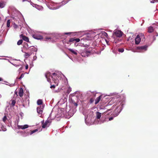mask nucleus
I'll return each instance as SVG.
<instances>
[{
	"label": "nucleus",
	"instance_id": "f257e3e1",
	"mask_svg": "<svg viewBox=\"0 0 158 158\" xmlns=\"http://www.w3.org/2000/svg\"><path fill=\"white\" fill-rule=\"evenodd\" d=\"M51 122V121L49 120H46L44 123V121H42V127L43 128H46L48 124V126L49 125Z\"/></svg>",
	"mask_w": 158,
	"mask_h": 158
},
{
	"label": "nucleus",
	"instance_id": "f03ea898",
	"mask_svg": "<svg viewBox=\"0 0 158 158\" xmlns=\"http://www.w3.org/2000/svg\"><path fill=\"white\" fill-rule=\"evenodd\" d=\"M45 76L47 79V81L49 82H51V80L50 78V77L52 78L53 79V77L51 75V73L50 72H47L45 74Z\"/></svg>",
	"mask_w": 158,
	"mask_h": 158
},
{
	"label": "nucleus",
	"instance_id": "7ed1b4c3",
	"mask_svg": "<svg viewBox=\"0 0 158 158\" xmlns=\"http://www.w3.org/2000/svg\"><path fill=\"white\" fill-rule=\"evenodd\" d=\"M114 33L116 36L118 37H121L123 34V32L119 30H117L114 31Z\"/></svg>",
	"mask_w": 158,
	"mask_h": 158
},
{
	"label": "nucleus",
	"instance_id": "20e7f679",
	"mask_svg": "<svg viewBox=\"0 0 158 158\" xmlns=\"http://www.w3.org/2000/svg\"><path fill=\"white\" fill-rule=\"evenodd\" d=\"M90 53V52L88 51V49L85 48V49L84 51L82 53L81 55L83 56L84 57H88L89 56V54Z\"/></svg>",
	"mask_w": 158,
	"mask_h": 158
},
{
	"label": "nucleus",
	"instance_id": "39448f33",
	"mask_svg": "<svg viewBox=\"0 0 158 158\" xmlns=\"http://www.w3.org/2000/svg\"><path fill=\"white\" fill-rule=\"evenodd\" d=\"M44 107V106L43 105L38 107L37 108V113L39 114H41L43 112Z\"/></svg>",
	"mask_w": 158,
	"mask_h": 158
},
{
	"label": "nucleus",
	"instance_id": "423d86ee",
	"mask_svg": "<svg viewBox=\"0 0 158 158\" xmlns=\"http://www.w3.org/2000/svg\"><path fill=\"white\" fill-rule=\"evenodd\" d=\"M148 46L147 45H145L143 46H139L137 47V49L140 50L141 51H146Z\"/></svg>",
	"mask_w": 158,
	"mask_h": 158
},
{
	"label": "nucleus",
	"instance_id": "0eeeda50",
	"mask_svg": "<svg viewBox=\"0 0 158 158\" xmlns=\"http://www.w3.org/2000/svg\"><path fill=\"white\" fill-rule=\"evenodd\" d=\"M33 37L35 39L37 40H41L43 39L42 36L39 34H35L33 35Z\"/></svg>",
	"mask_w": 158,
	"mask_h": 158
},
{
	"label": "nucleus",
	"instance_id": "6e6552de",
	"mask_svg": "<svg viewBox=\"0 0 158 158\" xmlns=\"http://www.w3.org/2000/svg\"><path fill=\"white\" fill-rule=\"evenodd\" d=\"M20 37L23 40H24L27 42H29V39L28 37L26 36L23 35V34H21L20 35Z\"/></svg>",
	"mask_w": 158,
	"mask_h": 158
},
{
	"label": "nucleus",
	"instance_id": "1a4fd4ad",
	"mask_svg": "<svg viewBox=\"0 0 158 158\" xmlns=\"http://www.w3.org/2000/svg\"><path fill=\"white\" fill-rule=\"evenodd\" d=\"M29 127L27 125H18V128L19 129H24L27 128Z\"/></svg>",
	"mask_w": 158,
	"mask_h": 158
},
{
	"label": "nucleus",
	"instance_id": "9d476101",
	"mask_svg": "<svg viewBox=\"0 0 158 158\" xmlns=\"http://www.w3.org/2000/svg\"><path fill=\"white\" fill-rule=\"evenodd\" d=\"M140 38L139 35H138L135 39V44H138L140 41Z\"/></svg>",
	"mask_w": 158,
	"mask_h": 158
},
{
	"label": "nucleus",
	"instance_id": "9b49d317",
	"mask_svg": "<svg viewBox=\"0 0 158 158\" xmlns=\"http://www.w3.org/2000/svg\"><path fill=\"white\" fill-rule=\"evenodd\" d=\"M102 97V96L100 95L99 96L97 97L95 100V104H98L99 102L100 101V100L101 99V98Z\"/></svg>",
	"mask_w": 158,
	"mask_h": 158
},
{
	"label": "nucleus",
	"instance_id": "f8f14e48",
	"mask_svg": "<svg viewBox=\"0 0 158 158\" xmlns=\"http://www.w3.org/2000/svg\"><path fill=\"white\" fill-rule=\"evenodd\" d=\"M23 90L22 88H21L20 89L19 94V95L20 97H22L23 96Z\"/></svg>",
	"mask_w": 158,
	"mask_h": 158
},
{
	"label": "nucleus",
	"instance_id": "ddd939ff",
	"mask_svg": "<svg viewBox=\"0 0 158 158\" xmlns=\"http://www.w3.org/2000/svg\"><path fill=\"white\" fill-rule=\"evenodd\" d=\"M154 31V29L152 27H149L148 29V32L150 33H152Z\"/></svg>",
	"mask_w": 158,
	"mask_h": 158
},
{
	"label": "nucleus",
	"instance_id": "4468645a",
	"mask_svg": "<svg viewBox=\"0 0 158 158\" xmlns=\"http://www.w3.org/2000/svg\"><path fill=\"white\" fill-rule=\"evenodd\" d=\"M11 102V103L10 105L11 107H13L15 105L16 103V101L14 100H12L10 101Z\"/></svg>",
	"mask_w": 158,
	"mask_h": 158
},
{
	"label": "nucleus",
	"instance_id": "2eb2a0df",
	"mask_svg": "<svg viewBox=\"0 0 158 158\" xmlns=\"http://www.w3.org/2000/svg\"><path fill=\"white\" fill-rule=\"evenodd\" d=\"M53 80L54 81V83L56 86H58L59 83V80L57 79H53Z\"/></svg>",
	"mask_w": 158,
	"mask_h": 158
},
{
	"label": "nucleus",
	"instance_id": "dca6fc26",
	"mask_svg": "<svg viewBox=\"0 0 158 158\" xmlns=\"http://www.w3.org/2000/svg\"><path fill=\"white\" fill-rule=\"evenodd\" d=\"M96 117L98 119H100L101 117V113L98 112L96 113Z\"/></svg>",
	"mask_w": 158,
	"mask_h": 158
},
{
	"label": "nucleus",
	"instance_id": "f3484780",
	"mask_svg": "<svg viewBox=\"0 0 158 158\" xmlns=\"http://www.w3.org/2000/svg\"><path fill=\"white\" fill-rule=\"evenodd\" d=\"M102 35H103V37H106L107 38L108 34L105 31H102Z\"/></svg>",
	"mask_w": 158,
	"mask_h": 158
},
{
	"label": "nucleus",
	"instance_id": "a211bd4d",
	"mask_svg": "<svg viewBox=\"0 0 158 158\" xmlns=\"http://www.w3.org/2000/svg\"><path fill=\"white\" fill-rule=\"evenodd\" d=\"M69 50L70 52H72L75 55H77V53L75 51L72 49H70V48H69L68 49Z\"/></svg>",
	"mask_w": 158,
	"mask_h": 158
},
{
	"label": "nucleus",
	"instance_id": "6ab92c4d",
	"mask_svg": "<svg viewBox=\"0 0 158 158\" xmlns=\"http://www.w3.org/2000/svg\"><path fill=\"white\" fill-rule=\"evenodd\" d=\"M1 129H0V131H4L6 130V128L5 126H4L2 125L1 127Z\"/></svg>",
	"mask_w": 158,
	"mask_h": 158
},
{
	"label": "nucleus",
	"instance_id": "aec40b11",
	"mask_svg": "<svg viewBox=\"0 0 158 158\" xmlns=\"http://www.w3.org/2000/svg\"><path fill=\"white\" fill-rule=\"evenodd\" d=\"M27 48H26V49H28V50H30V51H33V50H34L35 51V48H34L33 47V48H30V49H29V48H30V47H28V45L27 44Z\"/></svg>",
	"mask_w": 158,
	"mask_h": 158
},
{
	"label": "nucleus",
	"instance_id": "412c9836",
	"mask_svg": "<svg viewBox=\"0 0 158 158\" xmlns=\"http://www.w3.org/2000/svg\"><path fill=\"white\" fill-rule=\"evenodd\" d=\"M43 101L42 100L39 99L37 101V104L38 105H40L42 104Z\"/></svg>",
	"mask_w": 158,
	"mask_h": 158
},
{
	"label": "nucleus",
	"instance_id": "4be33fe9",
	"mask_svg": "<svg viewBox=\"0 0 158 158\" xmlns=\"http://www.w3.org/2000/svg\"><path fill=\"white\" fill-rule=\"evenodd\" d=\"M38 131V130L37 129H36L34 130L33 131H30V135H31L33 133Z\"/></svg>",
	"mask_w": 158,
	"mask_h": 158
},
{
	"label": "nucleus",
	"instance_id": "5701e85b",
	"mask_svg": "<svg viewBox=\"0 0 158 158\" xmlns=\"http://www.w3.org/2000/svg\"><path fill=\"white\" fill-rule=\"evenodd\" d=\"M23 42V40H20L18 41L17 44L18 45H19L22 44Z\"/></svg>",
	"mask_w": 158,
	"mask_h": 158
},
{
	"label": "nucleus",
	"instance_id": "b1692460",
	"mask_svg": "<svg viewBox=\"0 0 158 158\" xmlns=\"http://www.w3.org/2000/svg\"><path fill=\"white\" fill-rule=\"evenodd\" d=\"M74 41H75V38H71L69 39V42H68L67 44H69V42H73Z\"/></svg>",
	"mask_w": 158,
	"mask_h": 158
},
{
	"label": "nucleus",
	"instance_id": "393cba45",
	"mask_svg": "<svg viewBox=\"0 0 158 158\" xmlns=\"http://www.w3.org/2000/svg\"><path fill=\"white\" fill-rule=\"evenodd\" d=\"M10 19L7 20V27H10Z\"/></svg>",
	"mask_w": 158,
	"mask_h": 158
},
{
	"label": "nucleus",
	"instance_id": "a878e982",
	"mask_svg": "<svg viewBox=\"0 0 158 158\" xmlns=\"http://www.w3.org/2000/svg\"><path fill=\"white\" fill-rule=\"evenodd\" d=\"M4 7V4L3 3L0 2V8H2Z\"/></svg>",
	"mask_w": 158,
	"mask_h": 158
},
{
	"label": "nucleus",
	"instance_id": "bb28decb",
	"mask_svg": "<svg viewBox=\"0 0 158 158\" xmlns=\"http://www.w3.org/2000/svg\"><path fill=\"white\" fill-rule=\"evenodd\" d=\"M71 91V89L70 88H69L67 90V93L68 94H69Z\"/></svg>",
	"mask_w": 158,
	"mask_h": 158
},
{
	"label": "nucleus",
	"instance_id": "cd10ccee",
	"mask_svg": "<svg viewBox=\"0 0 158 158\" xmlns=\"http://www.w3.org/2000/svg\"><path fill=\"white\" fill-rule=\"evenodd\" d=\"M124 49L123 48L119 49L118 51L119 52H123L124 51Z\"/></svg>",
	"mask_w": 158,
	"mask_h": 158
},
{
	"label": "nucleus",
	"instance_id": "c85d7f7f",
	"mask_svg": "<svg viewBox=\"0 0 158 158\" xmlns=\"http://www.w3.org/2000/svg\"><path fill=\"white\" fill-rule=\"evenodd\" d=\"M24 75L23 73H22L21 75L18 78L19 79H21L23 77Z\"/></svg>",
	"mask_w": 158,
	"mask_h": 158
},
{
	"label": "nucleus",
	"instance_id": "c756f323",
	"mask_svg": "<svg viewBox=\"0 0 158 158\" xmlns=\"http://www.w3.org/2000/svg\"><path fill=\"white\" fill-rule=\"evenodd\" d=\"M7 119V117L6 116H5L3 118V120L4 122H5L6 121V120Z\"/></svg>",
	"mask_w": 158,
	"mask_h": 158
},
{
	"label": "nucleus",
	"instance_id": "7c9ffc66",
	"mask_svg": "<svg viewBox=\"0 0 158 158\" xmlns=\"http://www.w3.org/2000/svg\"><path fill=\"white\" fill-rule=\"evenodd\" d=\"M75 41H76V42H78L80 41V39L79 38L75 39Z\"/></svg>",
	"mask_w": 158,
	"mask_h": 158
},
{
	"label": "nucleus",
	"instance_id": "2f4dec72",
	"mask_svg": "<svg viewBox=\"0 0 158 158\" xmlns=\"http://www.w3.org/2000/svg\"><path fill=\"white\" fill-rule=\"evenodd\" d=\"M56 86V85H52L50 87V88L51 89H52V88L54 89L55 88Z\"/></svg>",
	"mask_w": 158,
	"mask_h": 158
},
{
	"label": "nucleus",
	"instance_id": "473e14b6",
	"mask_svg": "<svg viewBox=\"0 0 158 158\" xmlns=\"http://www.w3.org/2000/svg\"><path fill=\"white\" fill-rule=\"evenodd\" d=\"M73 33L72 32H66V33H64V35H70V34L72 33Z\"/></svg>",
	"mask_w": 158,
	"mask_h": 158
},
{
	"label": "nucleus",
	"instance_id": "72a5a7b5",
	"mask_svg": "<svg viewBox=\"0 0 158 158\" xmlns=\"http://www.w3.org/2000/svg\"><path fill=\"white\" fill-rule=\"evenodd\" d=\"M30 55H29L28 53H25V56H29Z\"/></svg>",
	"mask_w": 158,
	"mask_h": 158
},
{
	"label": "nucleus",
	"instance_id": "f704fd0d",
	"mask_svg": "<svg viewBox=\"0 0 158 158\" xmlns=\"http://www.w3.org/2000/svg\"><path fill=\"white\" fill-rule=\"evenodd\" d=\"M113 117H110L109 118V121H111V120H113Z\"/></svg>",
	"mask_w": 158,
	"mask_h": 158
},
{
	"label": "nucleus",
	"instance_id": "c9c22d12",
	"mask_svg": "<svg viewBox=\"0 0 158 158\" xmlns=\"http://www.w3.org/2000/svg\"><path fill=\"white\" fill-rule=\"evenodd\" d=\"M52 74V75H53V76H56V75H57V74H56V73H53Z\"/></svg>",
	"mask_w": 158,
	"mask_h": 158
},
{
	"label": "nucleus",
	"instance_id": "e433bc0d",
	"mask_svg": "<svg viewBox=\"0 0 158 158\" xmlns=\"http://www.w3.org/2000/svg\"><path fill=\"white\" fill-rule=\"evenodd\" d=\"M28 68V65H27L25 67V68L26 69H27Z\"/></svg>",
	"mask_w": 158,
	"mask_h": 158
},
{
	"label": "nucleus",
	"instance_id": "4c0bfd02",
	"mask_svg": "<svg viewBox=\"0 0 158 158\" xmlns=\"http://www.w3.org/2000/svg\"><path fill=\"white\" fill-rule=\"evenodd\" d=\"M46 39L47 40L51 39V38L49 37H47Z\"/></svg>",
	"mask_w": 158,
	"mask_h": 158
},
{
	"label": "nucleus",
	"instance_id": "58836bf2",
	"mask_svg": "<svg viewBox=\"0 0 158 158\" xmlns=\"http://www.w3.org/2000/svg\"><path fill=\"white\" fill-rule=\"evenodd\" d=\"M110 110H112V109H108V110H107V111L106 112H107L109 111H110Z\"/></svg>",
	"mask_w": 158,
	"mask_h": 158
},
{
	"label": "nucleus",
	"instance_id": "ea45409f",
	"mask_svg": "<svg viewBox=\"0 0 158 158\" xmlns=\"http://www.w3.org/2000/svg\"><path fill=\"white\" fill-rule=\"evenodd\" d=\"M3 80V79L2 78L0 77V81H2Z\"/></svg>",
	"mask_w": 158,
	"mask_h": 158
},
{
	"label": "nucleus",
	"instance_id": "a19ab883",
	"mask_svg": "<svg viewBox=\"0 0 158 158\" xmlns=\"http://www.w3.org/2000/svg\"><path fill=\"white\" fill-rule=\"evenodd\" d=\"M27 1H28L27 0H22L23 2H24Z\"/></svg>",
	"mask_w": 158,
	"mask_h": 158
},
{
	"label": "nucleus",
	"instance_id": "79ce46f5",
	"mask_svg": "<svg viewBox=\"0 0 158 158\" xmlns=\"http://www.w3.org/2000/svg\"><path fill=\"white\" fill-rule=\"evenodd\" d=\"M2 20V19H1V17L0 16V21H1Z\"/></svg>",
	"mask_w": 158,
	"mask_h": 158
},
{
	"label": "nucleus",
	"instance_id": "37998d69",
	"mask_svg": "<svg viewBox=\"0 0 158 158\" xmlns=\"http://www.w3.org/2000/svg\"><path fill=\"white\" fill-rule=\"evenodd\" d=\"M75 105H76V106H77V104H75Z\"/></svg>",
	"mask_w": 158,
	"mask_h": 158
},
{
	"label": "nucleus",
	"instance_id": "c03bdc74",
	"mask_svg": "<svg viewBox=\"0 0 158 158\" xmlns=\"http://www.w3.org/2000/svg\"><path fill=\"white\" fill-rule=\"evenodd\" d=\"M75 105H76V106H77V104H75Z\"/></svg>",
	"mask_w": 158,
	"mask_h": 158
},
{
	"label": "nucleus",
	"instance_id": "a18cd8bd",
	"mask_svg": "<svg viewBox=\"0 0 158 158\" xmlns=\"http://www.w3.org/2000/svg\"><path fill=\"white\" fill-rule=\"evenodd\" d=\"M14 65H16V64H15V65L14 64Z\"/></svg>",
	"mask_w": 158,
	"mask_h": 158
}]
</instances>
